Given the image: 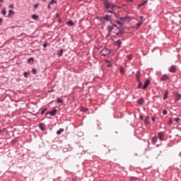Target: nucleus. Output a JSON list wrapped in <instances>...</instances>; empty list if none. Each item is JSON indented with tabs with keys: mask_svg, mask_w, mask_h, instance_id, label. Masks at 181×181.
Returning a JSON list of instances; mask_svg holds the SVG:
<instances>
[{
	"mask_svg": "<svg viewBox=\"0 0 181 181\" xmlns=\"http://www.w3.org/2000/svg\"><path fill=\"white\" fill-rule=\"evenodd\" d=\"M107 30L109 32V35H112L114 37L121 35V32H119V29H118L117 25H114L113 27L110 25L107 26Z\"/></svg>",
	"mask_w": 181,
	"mask_h": 181,
	"instance_id": "obj_1",
	"label": "nucleus"
},
{
	"mask_svg": "<svg viewBox=\"0 0 181 181\" xmlns=\"http://www.w3.org/2000/svg\"><path fill=\"white\" fill-rule=\"evenodd\" d=\"M105 6L106 9H112V10H108L107 12L109 13H114L113 9L114 8H121L120 6H117L115 4H112L108 1L105 2Z\"/></svg>",
	"mask_w": 181,
	"mask_h": 181,
	"instance_id": "obj_2",
	"label": "nucleus"
},
{
	"mask_svg": "<svg viewBox=\"0 0 181 181\" xmlns=\"http://www.w3.org/2000/svg\"><path fill=\"white\" fill-rule=\"evenodd\" d=\"M100 52L103 56H107V54H110V53H111V51L107 48H105Z\"/></svg>",
	"mask_w": 181,
	"mask_h": 181,
	"instance_id": "obj_3",
	"label": "nucleus"
},
{
	"mask_svg": "<svg viewBox=\"0 0 181 181\" xmlns=\"http://www.w3.org/2000/svg\"><path fill=\"white\" fill-rule=\"evenodd\" d=\"M170 79V76H169V75L168 74H164L161 76V78H160V81H166Z\"/></svg>",
	"mask_w": 181,
	"mask_h": 181,
	"instance_id": "obj_4",
	"label": "nucleus"
},
{
	"mask_svg": "<svg viewBox=\"0 0 181 181\" xmlns=\"http://www.w3.org/2000/svg\"><path fill=\"white\" fill-rule=\"evenodd\" d=\"M113 45H115V46H117L118 49H119V47H121V45H122V41H121V40L114 41Z\"/></svg>",
	"mask_w": 181,
	"mask_h": 181,
	"instance_id": "obj_5",
	"label": "nucleus"
},
{
	"mask_svg": "<svg viewBox=\"0 0 181 181\" xmlns=\"http://www.w3.org/2000/svg\"><path fill=\"white\" fill-rule=\"evenodd\" d=\"M170 73H175L176 72V66L173 65L169 69Z\"/></svg>",
	"mask_w": 181,
	"mask_h": 181,
	"instance_id": "obj_6",
	"label": "nucleus"
},
{
	"mask_svg": "<svg viewBox=\"0 0 181 181\" xmlns=\"http://www.w3.org/2000/svg\"><path fill=\"white\" fill-rule=\"evenodd\" d=\"M174 95L175 97V101H179L181 99V94L178 93H175Z\"/></svg>",
	"mask_w": 181,
	"mask_h": 181,
	"instance_id": "obj_7",
	"label": "nucleus"
},
{
	"mask_svg": "<svg viewBox=\"0 0 181 181\" xmlns=\"http://www.w3.org/2000/svg\"><path fill=\"white\" fill-rule=\"evenodd\" d=\"M165 134L163 132L158 133V139L160 141H164Z\"/></svg>",
	"mask_w": 181,
	"mask_h": 181,
	"instance_id": "obj_8",
	"label": "nucleus"
},
{
	"mask_svg": "<svg viewBox=\"0 0 181 181\" xmlns=\"http://www.w3.org/2000/svg\"><path fill=\"white\" fill-rule=\"evenodd\" d=\"M150 83H151V81L149 80L146 81V82L144 83L143 88H142L143 90H145V88H146L149 86Z\"/></svg>",
	"mask_w": 181,
	"mask_h": 181,
	"instance_id": "obj_9",
	"label": "nucleus"
},
{
	"mask_svg": "<svg viewBox=\"0 0 181 181\" xmlns=\"http://www.w3.org/2000/svg\"><path fill=\"white\" fill-rule=\"evenodd\" d=\"M136 77L137 81H139V80H141V72L139 71H137L136 74Z\"/></svg>",
	"mask_w": 181,
	"mask_h": 181,
	"instance_id": "obj_10",
	"label": "nucleus"
},
{
	"mask_svg": "<svg viewBox=\"0 0 181 181\" xmlns=\"http://www.w3.org/2000/svg\"><path fill=\"white\" fill-rule=\"evenodd\" d=\"M56 112H57V110L54 109V110H52L51 112H49V114H50V115H52V116H54V115H56Z\"/></svg>",
	"mask_w": 181,
	"mask_h": 181,
	"instance_id": "obj_11",
	"label": "nucleus"
},
{
	"mask_svg": "<svg viewBox=\"0 0 181 181\" xmlns=\"http://www.w3.org/2000/svg\"><path fill=\"white\" fill-rule=\"evenodd\" d=\"M147 2H148V0L144 1L141 4L138 5L137 8H141V6H144V5H145V4H146Z\"/></svg>",
	"mask_w": 181,
	"mask_h": 181,
	"instance_id": "obj_12",
	"label": "nucleus"
},
{
	"mask_svg": "<svg viewBox=\"0 0 181 181\" xmlns=\"http://www.w3.org/2000/svg\"><path fill=\"white\" fill-rule=\"evenodd\" d=\"M151 142L153 144H156V142H158V139L156 138V136L153 137Z\"/></svg>",
	"mask_w": 181,
	"mask_h": 181,
	"instance_id": "obj_13",
	"label": "nucleus"
},
{
	"mask_svg": "<svg viewBox=\"0 0 181 181\" xmlns=\"http://www.w3.org/2000/svg\"><path fill=\"white\" fill-rule=\"evenodd\" d=\"M138 104H139L140 105H142V104H144V98H140L139 99V100L137 101Z\"/></svg>",
	"mask_w": 181,
	"mask_h": 181,
	"instance_id": "obj_14",
	"label": "nucleus"
},
{
	"mask_svg": "<svg viewBox=\"0 0 181 181\" xmlns=\"http://www.w3.org/2000/svg\"><path fill=\"white\" fill-rule=\"evenodd\" d=\"M57 55L59 57H62V56H63V49H61L59 50V52H58Z\"/></svg>",
	"mask_w": 181,
	"mask_h": 181,
	"instance_id": "obj_15",
	"label": "nucleus"
},
{
	"mask_svg": "<svg viewBox=\"0 0 181 181\" xmlns=\"http://www.w3.org/2000/svg\"><path fill=\"white\" fill-rule=\"evenodd\" d=\"M121 21H131V18H129V17H123V18H121Z\"/></svg>",
	"mask_w": 181,
	"mask_h": 181,
	"instance_id": "obj_16",
	"label": "nucleus"
},
{
	"mask_svg": "<svg viewBox=\"0 0 181 181\" xmlns=\"http://www.w3.org/2000/svg\"><path fill=\"white\" fill-rule=\"evenodd\" d=\"M105 21H106L107 22L111 21V18H110V16L106 15V16H105Z\"/></svg>",
	"mask_w": 181,
	"mask_h": 181,
	"instance_id": "obj_17",
	"label": "nucleus"
},
{
	"mask_svg": "<svg viewBox=\"0 0 181 181\" xmlns=\"http://www.w3.org/2000/svg\"><path fill=\"white\" fill-rule=\"evenodd\" d=\"M62 132H64V129H60L59 130H58V131L57 132V135H60V134H62Z\"/></svg>",
	"mask_w": 181,
	"mask_h": 181,
	"instance_id": "obj_18",
	"label": "nucleus"
},
{
	"mask_svg": "<svg viewBox=\"0 0 181 181\" xmlns=\"http://www.w3.org/2000/svg\"><path fill=\"white\" fill-rule=\"evenodd\" d=\"M40 128L41 131H45V124H40Z\"/></svg>",
	"mask_w": 181,
	"mask_h": 181,
	"instance_id": "obj_19",
	"label": "nucleus"
},
{
	"mask_svg": "<svg viewBox=\"0 0 181 181\" xmlns=\"http://www.w3.org/2000/svg\"><path fill=\"white\" fill-rule=\"evenodd\" d=\"M53 4H57V1L56 0H51L49 2V5H53Z\"/></svg>",
	"mask_w": 181,
	"mask_h": 181,
	"instance_id": "obj_20",
	"label": "nucleus"
},
{
	"mask_svg": "<svg viewBox=\"0 0 181 181\" xmlns=\"http://www.w3.org/2000/svg\"><path fill=\"white\" fill-rule=\"evenodd\" d=\"M32 18H33V19H35V21H36L37 19V18H39V16L36 14H33L32 16Z\"/></svg>",
	"mask_w": 181,
	"mask_h": 181,
	"instance_id": "obj_21",
	"label": "nucleus"
},
{
	"mask_svg": "<svg viewBox=\"0 0 181 181\" xmlns=\"http://www.w3.org/2000/svg\"><path fill=\"white\" fill-rule=\"evenodd\" d=\"M67 25H69V26H73L74 25V23L73 21H69L67 22Z\"/></svg>",
	"mask_w": 181,
	"mask_h": 181,
	"instance_id": "obj_22",
	"label": "nucleus"
},
{
	"mask_svg": "<svg viewBox=\"0 0 181 181\" xmlns=\"http://www.w3.org/2000/svg\"><path fill=\"white\" fill-rule=\"evenodd\" d=\"M168 98V91L164 93L163 100H166Z\"/></svg>",
	"mask_w": 181,
	"mask_h": 181,
	"instance_id": "obj_23",
	"label": "nucleus"
},
{
	"mask_svg": "<svg viewBox=\"0 0 181 181\" xmlns=\"http://www.w3.org/2000/svg\"><path fill=\"white\" fill-rule=\"evenodd\" d=\"M144 122L146 124H149V117H146Z\"/></svg>",
	"mask_w": 181,
	"mask_h": 181,
	"instance_id": "obj_24",
	"label": "nucleus"
},
{
	"mask_svg": "<svg viewBox=\"0 0 181 181\" xmlns=\"http://www.w3.org/2000/svg\"><path fill=\"white\" fill-rule=\"evenodd\" d=\"M119 71L122 74H124V73H125V69H124L122 67H120Z\"/></svg>",
	"mask_w": 181,
	"mask_h": 181,
	"instance_id": "obj_25",
	"label": "nucleus"
},
{
	"mask_svg": "<svg viewBox=\"0 0 181 181\" xmlns=\"http://www.w3.org/2000/svg\"><path fill=\"white\" fill-rule=\"evenodd\" d=\"M15 13V12H13V10H9L8 11V16H11V15H13Z\"/></svg>",
	"mask_w": 181,
	"mask_h": 181,
	"instance_id": "obj_26",
	"label": "nucleus"
},
{
	"mask_svg": "<svg viewBox=\"0 0 181 181\" xmlns=\"http://www.w3.org/2000/svg\"><path fill=\"white\" fill-rule=\"evenodd\" d=\"M139 84H138V88H141V87H142V82H141V81H138Z\"/></svg>",
	"mask_w": 181,
	"mask_h": 181,
	"instance_id": "obj_27",
	"label": "nucleus"
},
{
	"mask_svg": "<svg viewBox=\"0 0 181 181\" xmlns=\"http://www.w3.org/2000/svg\"><path fill=\"white\" fill-rule=\"evenodd\" d=\"M57 103H58L59 104H62V103H63V100H62V99H57Z\"/></svg>",
	"mask_w": 181,
	"mask_h": 181,
	"instance_id": "obj_28",
	"label": "nucleus"
},
{
	"mask_svg": "<svg viewBox=\"0 0 181 181\" xmlns=\"http://www.w3.org/2000/svg\"><path fill=\"white\" fill-rule=\"evenodd\" d=\"M1 13L2 15H6V10L5 8H4L2 11H1Z\"/></svg>",
	"mask_w": 181,
	"mask_h": 181,
	"instance_id": "obj_29",
	"label": "nucleus"
},
{
	"mask_svg": "<svg viewBox=\"0 0 181 181\" xmlns=\"http://www.w3.org/2000/svg\"><path fill=\"white\" fill-rule=\"evenodd\" d=\"M32 73H33V74H36L37 73V71L35 69H32Z\"/></svg>",
	"mask_w": 181,
	"mask_h": 181,
	"instance_id": "obj_30",
	"label": "nucleus"
},
{
	"mask_svg": "<svg viewBox=\"0 0 181 181\" xmlns=\"http://www.w3.org/2000/svg\"><path fill=\"white\" fill-rule=\"evenodd\" d=\"M28 63H30V62H33V57H31L28 59Z\"/></svg>",
	"mask_w": 181,
	"mask_h": 181,
	"instance_id": "obj_31",
	"label": "nucleus"
},
{
	"mask_svg": "<svg viewBox=\"0 0 181 181\" xmlns=\"http://www.w3.org/2000/svg\"><path fill=\"white\" fill-rule=\"evenodd\" d=\"M163 114L164 115H166L168 114V110H164L163 111Z\"/></svg>",
	"mask_w": 181,
	"mask_h": 181,
	"instance_id": "obj_32",
	"label": "nucleus"
},
{
	"mask_svg": "<svg viewBox=\"0 0 181 181\" xmlns=\"http://www.w3.org/2000/svg\"><path fill=\"white\" fill-rule=\"evenodd\" d=\"M175 121L176 122H179V121H180V118L176 117V118H175Z\"/></svg>",
	"mask_w": 181,
	"mask_h": 181,
	"instance_id": "obj_33",
	"label": "nucleus"
},
{
	"mask_svg": "<svg viewBox=\"0 0 181 181\" xmlns=\"http://www.w3.org/2000/svg\"><path fill=\"white\" fill-rule=\"evenodd\" d=\"M127 59L128 60H132V55L127 56Z\"/></svg>",
	"mask_w": 181,
	"mask_h": 181,
	"instance_id": "obj_34",
	"label": "nucleus"
},
{
	"mask_svg": "<svg viewBox=\"0 0 181 181\" xmlns=\"http://www.w3.org/2000/svg\"><path fill=\"white\" fill-rule=\"evenodd\" d=\"M28 74H29V72H25L24 77L28 78Z\"/></svg>",
	"mask_w": 181,
	"mask_h": 181,
	"instance_id": "obj_35",
	"label": "nucleus"
},
{
	"mask_svg": "<svg viewBox=\"0 0 181 181\" xmlns=\"http://www.w3.org/2000/svg\"><path fill=\"white\" fill-rule=\"evenodd\" d=\"M136 25H137V29H138V28H139V26L142 25V21L141 23H138Z\"/></svg>",
	"mask_w": 181,
	"mask_h": 181,
	"instance_id": "obj_36",
	"label": "nucleus"
},
{
	"mask_svg": "<svg viewBox=\"0 0 181 181\" xmlns=\"http://www.w3.org/2000/svg\"><path fill=\"white\" fill-rule=\"evenodd\" d=\"M172 122H173L172 119H170V120L168 122L169 125H172Z\"/></svg>",
	"mask_w": 181,
	"mask_h": 181,
	"instance_id": "obj_37",
	"label": "nucleus"
},
{
	"mask_svg": "<svg viewBox=\"0 0 181 181\" xmlns=\"http://www.w3.org/2000/svg\"><path fill=\"white\" fill-rule=\"evenodd\" d=\"M45 112H46V109H43L42 111H41V114H45Z\"/></svg>",
	"mask_w": 181,
	"mask_h": 181,
	"instance_id": "obj_38",
	"label": "nucleus"
},
{
	"mask_svg": "<svg viewBox=\"0 0 181 181\" xmlns=\"http://www.w3.org/2000/svg\"><path fill=\"white\" fill-rule=\"evenodd\" d=\"M81 111L86 112L87 111V109L86 107H82Z\"/></svg>",
	"mask_w": 181,
	"mask_h": 181,
	"instance_id": "obj_39",
	"label": "nucleus"
},
{
	"mask_svg": "<svg viewBox=\"0 0 181 181\" xmlns=\"http://www.w3.org/2000/svg\"><path fill=\"white\" fill-rule=\"evenodd\" d=\"M2 22H4V19L3 18H0V25H2Z\"/></svg>",
	"mask_w": 181,
	"mask_h": 181,
	"instance_id": "obj_40",
	"label": "nucleus"
},
{
	"mask_svg": "<svg viewBox=\"0 0 181 181\" xmlns=\"http://www.w3.org/2000/svg\"><path fill=\"white\" fill-rule=\"evenodd\" d=\"M37 6H39V4H36L34 6L35 9H36V8H37Z\"/></svg>",
	"mask_w": 181,
	"mask_h": 181,
	"instance_id": "obj_41",
	"label": "nucleus"
},
{
	"mask_svg": "<svg viewBox=\"0 0 181 181\" xmlns=\"http://www.w3.org/2000/svg\"><path fill=\"white\" fill-rule=\"evenodd\" d=\"M9 8H11V9H13V5L11 4V5L9 6Z\"/></svg>",
	"mask_w": 181,
	"mask_h": 181,
	"instance_id": "obj_42",
	"label": "nucleus"
},
{
	"mask_svg": "<svg viewBox=\"0 0 181 181\" xmlns=\"http://www.w3.org/2000/svg\"><path fill=\"white\" fill-rule=\"evenodd\" d=\"M43 47H47V44H44Z\"/></svg>",
	"mask_w": 181,
	"mask_h": 181,
	"instance_id": "obj_43",
	"label": "nucleus"
},
{
	"mask_svg": "<svg viewBox=\"0 0 181 181\" xmlns=\"http://www.w3.org/2000/svg\"><path fill=\"white\" fill-rule=\"evenodd\" d=\"M50 5H52V4H49L48 6H47V8H49V9H50V8H51Z\"/></svg>",
	"mask_w": 181,
	"mask_h": 181,
	"instance_id": "obj_44",
	"label": "nucleus"
},
{
	"mask_svg": "<svg viewBox=\"0 0 181 181\" xmlns=\"http://www.w3.org/2000/svg\"><path fill=\"white\" fill-rule=\"evenodd\" d=\"M152 121L155 122V117H152Z\"/></svg>",
	"mask_w": 181,
	"mask_h": 181,
	"instance_id": "obj_45",
	"label": "nucleus"
},
{
	"mask_svg": "<svg viewBox=\"0 0 181 181\" xmlns=\"http://www.w3.org/2000/svg\"><path fill=\"white\" fill-rule=\"evenodd\" d=\"M49 93H53V90H49Z\"/></svg>",
	"mask_w": 181,
	"mask_h": 181,
	"instance_id": "obj_46",
	"label": "nucleus"
},
{
	"mask_svg": "<svg viewBox=\"0 0 181 181\" xmlns=\"http://www.w3.org/2000/svg\"><path fill=\"white\" fill-rule=\"evenodd\" d=\"M140 18L141 19H144V16H140Z\"/></svg>",
	"mask_w": 181,
	"mask_h": 181,
	"instance_id": "obj_47",
	"label": "nucleus"
},
{
	"mask_svg": "<svg viewBox=\"0 0 181 181\" xmlns=\"http://www.w3.org/2000/svg\"><path fill=\"white\" fill-rule=\"evenodd\" d=\"M107 67H111V65L110 64L107 65Z\"/></svg>",
	"mask_w": 181,
	"mask_h": 181,
	"instance_id": "obj_48",
	"label": "nucleus"
},
{
	"mask_svg": "<svg viewBox=\"0 0 181 181\" xmlns=\"http://www.w3.org/2000/svg\"><path fill=\"white\" fill-rule=\"evenodd\" d=\"M140 119H144V117H140Z\"/></svg>",
	"mask_w": 181,
	"mask_h": 181,
	"instance_id": "obj_49",
	"label": "nucleus"
},
{
	"mask_svg": "<svg viewBox=\"0 0 181 181\" xmlns=\"http://www.w3.org/2000/svg\"><path fill=\"white\" fill-rule=\"evenodd\" d=\"M0 2H1V3L4 2V0H0Z\"/></svg>",
	"mask_w": 181,
	"mask_h": 181,
	"instance_id": "obj_50",
	"label": "nucleus"
},
{
	"mask_svg": "<svg viewBox=\"0 0 181 181\" xmlns=\"http://www.w3.org/2000/svg\"><path fill=\"white\" fill-rule=\"evenodd\" d=\"M78 1H81L82 0H78Z\"/></svg>",
	"mask_w": 181,
	"mask_h": 181,
	"instance_id": "obj_51",
	"label": "nucleus"
},
{
	"mask_svg": "<svg viewBox=\"0 0 181 181\" xmlns=\"http://www.w3.org/2000/svg\"><path fill=\"white\" fill-rule=\"evenodd\" d=\"M130 1H132V0H130Z\"/></svg>",
	"mask_w": 181,
	"mask_h": 181,
	"instance_id": "obj_52",
	"label": "nucleus"
},
{
	"mask_svg": "<svg viewBox=\"0 0 181 181\" xmlns=\"http://www.w3.org/2000/svg\"><path fill=\"white\" fill-rule=\"evenodd\" d=\"M118 23H121L120 22H118Z\"/></svg>",
	"mask_w": 181,
	"mask_h": 181,
	"instance_id": "obj_53",
	"label": "nucleus"
},
{
	"mask_svg": "<svg viewBox=\"0 0 181 181\" xmlns=\"http://www.w3.org/2000/svg\"><path fill=\"white\" fill-rule=\"evenodd\" d=\"M0 132H1V130H0Z\"/></svg>",
	"mask_w": 181,
	"mask_h": 181,
	"instance_id": "obj_54",
	"label": "nucleus"
}]
</instances>
